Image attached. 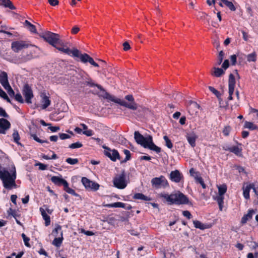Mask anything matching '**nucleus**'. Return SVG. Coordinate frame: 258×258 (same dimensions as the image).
I'll return each instance as SVG.
<instances>
[{"label":"nucleus","mask_w":258,"mask_h":258,"mask_svg":"<svg viewBox=\"0 0 258 258\" xmlns=\"http://www.w3.org/2000/svg\"><path fill=\"white\" fill-rule=\"evenodd\" d=\"M102 91L101 96L110 101L119 104L121 106L125 107L131 110H136L138 109V104L135 101L134 98L132 95H126L124 100L116 98L114 96L111 95L107 92L102 87V89H99Z\"/></svg>","instance_id":"nucleus-1"},{"label":"nucleus","mask_w":258,"mask_h":258,"mask_svg":"<svg viewBox=\"0 0 258 258\" xmlns=\"http://www.w3.org/2000/svg\"><path fill=\"white\" fill-rule=\"evenodd\" d=\"M0 178L2 180L3 185L6 189H11L13 188H16V170L14 166L10 171L3 168V173L0 175Z\"/></svg>","instance_id":"nucleus-2"},{"label":"nucleus","mask_w":258,"mask_h":258,"mask_svg":"<svg viewBox=\"0 0 258 258\" xmlns=\"http://www.w3.org/2000/svg\"><path fill=\"white\" fill-rule=\"evenodd\" d=\"M134 138L136 142L145 148H148L151 150L155 151L158 153L161 152V148L154 144L152 136L148 135L146 137H144L138 131L134 133Z\"/></svg>","instance_id":"nucleus-3"},{"label":"nucleus","mask_w":258,"mask_h":258,"mask_svg":"<svg viewBox=\"0 0 258 258\" xmlns=\"http://www.w3.org/2000/svg\"><path fill=\"white\" fill-rule=\"evenodd\" d=\"M160 196V197L166 200L169 205L173 204L177 205L187 204L189 202L187 197L179 191L170 195L161 194Z\"/></svg>","instance_id":"nucleus-4"},{"label":"nucleus","mask_w":258,"mask_h":258,"mask_svg":"<svg viewBox=\"0 0 258 258\" xmlns=\"http://www.w3.org/2000/svg\"><path fill=\"white\" fill-rule=\"evenodd\" d=\"M39 35L53 46H55V44L62 43L58 34L45 31L39 33Z\"/></svg>","instance_id":"nucleus-5"},{"label":"nucleus","mask_w":258,"mask_h":258,"mask_svg":"<svg viewBox=\"0 0 258 258\" xmlns=\"http://www.w3.org/2000/svg\"><path fill=\"white\" fill-rule=\"evenodd\" d=\"M114 186L118 189H124L127 185L128 181L124 170L120 174H116L113 178Z\"/></svg>","instance_id":"nucleus-6"},{"label":"nucleus","mask_w":258,"mask_h":258,"mask_svg":"<svg viewBox=\"0 0 258 258\" xmlns=\"http://www.w3.org/2000/svg\"><path fill=\"white\" fill-rule=\"evenodd\" d=\"M34 51V50H30L29 51H27L26 54H23L19 56H15L13 59V61L14 63L17 64L26 63L34 58L33 55Z\"/></svg>","instance_id":"nucleus-7"},{"label":"nucleus","mask_w":258,"mask_h":258,"mask_svg":"<svg viewBox=\"0 0 258 258\" xmlns=\"http://www.w3.org/2000/svg\"><path fill=\"white\" fill-rule=\"evenodd\" d=\"M61 44H55V46H54L55 48L58 49L59 51H61L62 52L71 55L73 57H75L76 56H78L79 50L76 48H74L73 49H70L67 46L64 44V43L61 40Z\"/></svg>","instance_id":"nucleus-8"},{"label":"nucleus","mask_w":258,"mask_h":258,"mask_svg":"<svg viewBox=\"0 0 258 258\" xmlns=\"http://www.w3.org/2000/svg\"><path fill=\"white\" fill-rule=\"evenodd\" d=\"M151 183L153 187L155 188L165 187L168 185V183L164 176H160L159 177L153 178L151 180Z\"/></svg>","instance_id":"nucleus-9"},{"label":"nucleus","mask_w":258,"mask_h":258,"mask_svg":"<svg viewBox=\"0 0 258 258\" xmlns=\"http://www.w3.org/2000/svg\"><path fill=\"white\" fill-rule=\"evenodd\" d=\"M22 94L25 98L26 102L28 104L31 103V99L33 98L34 95L31 88L28 84H25L24 86Z\"/></svg>","instance_id":"nucleus-10"},{"label":"nucleus","mask_w":258,"mask_h":258,"mask_svg":"<svg viewBox=\"0 0 258 258\" xmlns=\"http://www.w3.org/2000/svg\"><path fill=\"white\" fill-rule=\"evenodd\" d=\"M75 57H78L80 58L81 62L83 63H86L87 62H89L92 66L95 67H98L99 65L98 63L95 62L93 59L87 53L82 54L80 51L79 50L78 56H76Z\"/></svg>","instance_id":"nucleus-11"},{"label":"nucleus","mask_w":258,"mask_h":258,"mask_svg":"<svg viewBox=\"0 0 258 258\" xmlns=\"http://www.w3.org/2000/svg\"><path fill=\"white\" fill-rule=\"evenodd\" d=\"M30 45L28 42L24 41H17L12 42V49L16 52H18L23 48H28Z\"/></svg>","instance_id":"nucleus-12"},{"label":"nucleus","mask_w":258,"mask_h":258,"mask_svg":"<svg viewBox=\"0 0 258 258\" xmlns=\"http://www.w3.org/2000/svg\"><path fill=\"white\" fill-rule=\"evenodd\" d=\"M187 107L189 114L195 116L197 115L200 106L197 102L190 100L188 102Z\"/></svg>","instance_id":"nucleus-13"},{"label":"nucleus","mask_w":258,"mask_h":258,"mask_svg":"<svg viewBox=\"0 0 258 258\" xmlns=\"http://www.w3.org/2000/svg\"><path fill=\"white\" fill-rule=\"evenodd\" d=\"M103 147L105 149L104 151L105 155L112 161H115L117 159L119 158V154L117 150L114 149L111 150L109 148L106 146H103Z\"/></svg>","instance_id":"nucleus-14"},{"label":"nucleus","mask_w":258,"mask_h":258,"mask_svg":"<svg viewBox=\"0 0 258 258\" xmlns=\"http://www.w3.org/2000/svg\"><path fill=\"white\" fill-rule=\"evenodd\" d=\"M235 85V77L233 74H230L229 76V80H228L229 96H228V99L229 100H231L233 99L232 95L234 92Z\"/></svg>","instance_id":"nucleus-15"},{"label":"nucleus","mask_w":258,"mask_h":258,"mask_svg":"<svg viewBox=\"0 0 258 258\" xmlns=\"http://www.w3.org/2000/svg\"><path fill=\"white\" fill-rule=\"evenodd\" d=\"M183 178L182 174L178 170L171 172L170 179L172 181L178 183Z\"/></svg>","instance_id":"nucleus-16"},{"label":"nucleus","mask_w":258,"mask_h":258,"mask_svg":"<svg viewBox=\"0 0 258 258\" xmlns=\"http://www.w3.org/2000/svg\"><path fill=\"white\" fill-rule=\"evenodd\" d=\"M80 84L82 86H88L90 87H96L98 89H102V86L98 84H96L90 77L86 78L83 79V82H80Z\"/></svg>","instance_id":"nucleus-17"},{"label":"nucleus","mask_w":258,"mask_h":258,"mask_svg":"<svg viewBox=\"0 0 258 258\" xmlns=\"http://www.w3.org/2000/svg\"><path fill=\"white\" fill-rule=\"evenodd\" d=\"M11 126L10 122L5 118H0V134L6 133V131Z\"/></svg>","instance_id":"nucleus-18"},{"label":"nucleus","mask_w":258,"mask_h":258,"mask_svg":"<svg viewBox=\"0 0 258 258\" xmlns=\"http://www.w3.org/2000/svg\"><path fill=\"white\" fill-rule=\"evenodd\" d=\"M40 97L41 98V108L45 109L50 105L51 101L49 99V97L46 96L45 93L41 94Z\"/></svg>","instance_id":"nucleus-19"},{"label":"nucleus","mask_w":258,"mask_h":258,"mask_svg":"<svg viewBox=\"0 0 258 258\" xmlns=\"http://www.w3.org/2000/svg\"><path fill=\"white\" fill-rule=\"evenodd\" d=\"M0 83L4 89L10 85L9 83L8 77L6 72H2L0 73Z\"/></svg>","instance_id":"nucleus-20"},{"label":"nucleus","mask_w":258,"mask_h":258,"mask_svg":"<svg viewBox=\"0 0 258 258\" xmlns=\"http://www.w3.org/2000/svg\"><path fill=\"white\" fill-rule=\"evenodd\" d=\"M51 181L55 184L60 186L63 185V187L67 185L68 182L62 179L61 177L56 176H53L51 178Z\"/></svg>","instance_id":"nucleus-21"},{"label":"nucleus","mask_w":258,"mask_h":258,"mask_svg":"<svg viewBox=\"0 0 258 258\" xmlns=\"http://www.w3.org/2000/svg\"><path fill=\"white\" fill-rule=\"evenodd\" d=\"M252 188L254 192L256 191L254 185L253 184H249L246 186L243 187V195L245 199H249V191L250 189Z\"/></svg>","instance_id":"nucleus-22"},{"label":"nucleus","mask_w":258,"mask_h":258,"mask_svg":"<svg viewBox=\"0 0 258 258\" xmlns=\"http://www.w3.org/2000/svg\"><path fill=\"white\" fill-rule=\"evenodd\" d=\"M186 139L188 142V143L192 147H195L196 146V141L197 139V135L194 133H189L187 134L186 136Z\"/></svg>","instance_id":"nucleus-23"},{"label":"nucleus","mask_w":258,"mask_h":258,"mask_svg":"<svg viewBox=\"0 0 258 258\" xmlns=\"http://www.w3.org/2000/svg\"><path fill=\"white\" fill-rule=\"evenodd\" d=\"M255 213V211L253 209H250L248 211V213L244 215L241 218V223L242 224H245L247 221L250 220L253 214Z\"/></svg>","instance_id":"nucleus-24"},{"label":"nucleus","mask_w":258,"mask_h":258,"mask_svg":"<svg viewBox=\"0 0 258 258\" xmlns=\"http://www.w3.org/2000/svg\"><path fill=\"white\" fill-rule=\"evenodd\" d=\"M105 206L108 208H122L127 210H130L131 208L130 206H128L127 207H125V204L121 202H116L112 204H106Z\"/></svg>","instance_id":"nucleus-25"},{"label":"nucleus","mask_w":258,"mask_h":258,"mask_svg":"<svg viewBox=\"0 0 258 258\" xmlns=\"http://www.w3.org/2000/svg\"><path fill=\"white\" fill-rule=\"evenodd\" d=\"M213 70L211 75L214 77H220L225 74V71L222 69L214 67Z\"/></svg>","instance_id":"nucleus-26"},{"label":"nucleus","mask_w":258,"mask_h":258,"mask_svg":"<svg viewBox=\"0 0 258 258\" xmlns=\"http://www.w3.org/2000/svg\"><path fill=\"white\" fill-rule=\"evenodd\" d=\"M0 5L6 8H9L11 10H15L16 7L13 5L10 0H1Z\"/></svg>","instance_id":"nucleus-27"},{"label":"nucleus","mask_w":258,"mask_h":258,"mask_svg":"<svg viewBox=\"0 0 258 258\" xmlns=\"http://www.w3.org/2000/svg\"><path fill=\"white\" fill-rule=\"evenodd\" d=\"M40 211L43 219L45 220V225L48 226L50 224V217L46 213L45 211L43 208H40Z\"/></svg>","instance_id":"nucleus-28"},{"label":"nucleus","mask_w":258,"mask_h":258,"mask_svg":"<svg viewBox=\"0 0 258 258\" xmlns=\"http://www.w3.org/2000/svg\"><path fill=\"white\" fill-rule=\"evenodd\" d=\"M24 25L31 32L37 33L36 27L30 23L28 20H25Z\"/></svg>","instance_id":"nucleus-29"},{"label":"nucleus","mask_w":258,"mask_h":258,"mask_svg":"<svg viewBox=\"0 0 258 258\" xmlns=\"http://www.w3.org/2000/svg\"><path fill=\"white\" fill-rule=\"evenodd\" d=\"M133 198L135 199L141 200L145 201H149L152 200L150 198L146 196L142 193L135 194L134 195Z\"/></svg>","instance_id":"nucleus-30"},{"label":"nucleus","mask_w":258,"mask_h":258,"mask_svg":"<svg viewBox=\"0 0 258 258\" xmlns=\"http://www.w3.org/2000/svg\"><path fill=\"white\" fill-rule=\"evenodd\" d=\"M60 237H55L52 241V244L56 247H59L62 242V232H61Z\"/></svg>","instance_id":"nucleus-31"},{"label":"nucleus","mask_w":258,"mask_h":258,"mask_svg":"<svg viewBox=\"0 0 258 258\" xmlns=\"http://www.w3.org/2000/svg\"><path fill=\"white\" fill-rule=\"evenodd\" d=\"M193 223H194V226L196 228H199L201 230H204L207 228V227L206 226V225L205 224L202 223V222H201L199 221L195 220L193 221Z\"/></svg>","instance_id":"nucleus-32"},{"label":"nucleus","mask_w":258,"mask_h":258,"mask_svg":"<svg viewBox=\"0 0 258 258\" xmlns=\"http://www.w3.org/2000/svg\"><path fill=\"white\" fill-rule=\"evenodd\" d=\"M230 152L233 153L237 156H240L241 155V149L237 146L231 147Z\"/></svg>","instance_id":"nucleus-33"},{"label":"nucleus","mask_w":258,"mask_h":258,"mask_svg":"<svg viewBox=\"0 0 258 258\" xmlns=\"http://www.w3.org/2000/svg\"><path fill=\"white\" fill-rule=\"evenodd\" d=\"M64 190L68 194L74 195L76 197L79 196V195L78 194H77L74 189H73L69 187L68 183H67V185H66L64 186Z\"/></svg>","instance_id":"nucleus-34"},{"label":"nucleus","mask_w":258,"mask_h":258,"mask_svg":"<svg viewBox=\"0 0 258 258\" xmlns=\"http://www.w3.org/2000/svg\"><path fill=\"white\" fill-rule=\"evenodd\" d=\"M256 56L257 55L255 52H253L246 56L247 60L248 62H254L256 60Z\"/></svg>","instance_id":"nucleus-35"},{"label":"nucleus","mask_w":258,"mask_h":258,"mask_svg":"<svg viewBox=\"0 0 258 258\" xmlns=\"http://www.w3.org/2000/svg\"><path fill=\"white\" fill-rule=\"evenodd\" d=\"M244 127L251 130H256L257 127L253 123L249 121H245L244 124Z\"/></svg>","instance_id":"nucleus-36"},{"label":"nucleus","mask_w":258,"mask_h":258,"mask_svg":"<svg viewBox=\"0 0 258 258\" xmlns=\"http://www.w3.org/2000/svg\"><path fill=\"white\" fill-rule=\"evenodd\" d=\"M218 188L219 195L223 196L224 194L226 192L227 186L225 184H222L221 185L218 186Z\"/></svg>","instance_id":"nucleus-37"},{"label":"nucleus","mask_w":258,"mask_h":258,"mask_svg":"<svg viewBox=\"0 0 258 258\" xmlns=\"http://www.w3.org/2000/svg\"><path fill=\"white\" fill-rule=\"evenodd\" d=\"M82 182L86 188H89V187L91 186L92 181L84 177L82 178Z\"/></svg>","instance_id":"nucleus-38"},{"label":"nucleus","mask_w":258,"mask_h":258,"mask_svg":"<svg viewBox=\"0 0 258 258\" xmlns=\"http://www.w3.org/2000/svg\"><path fill=\"white\" fill-rule=\"evenodd\" d=\"M13 138L14 139V141L17 143L18 145H21V143L19 142V140L20 139L19 135L17 131H14L13 133Z\"/></svg>","instance_id":"nucleus-39"},{"label":"nucleus","mask_w":258,"mask_h":258,"mask_svg":"<svg viewBox=\"0 0 258 258\" xmlns=\"http://www.w3.org/2000/svg\"><path fill=\"white\" fill-rule=\"evenodd\" d=\"M223 200H224L223 196L219 195L216 198V201L219 206V208H220V210H222V204H223Z\"/></svg>","instance_id":"nucleus-40"},{"label":"nucleus","mask_w":258,"mask_h":258,"mask_svg":"<svg viewBox=\"0 0 258 258\" xmlns=\"http://www.w3.org/2000/svg\"><path fill=\"white\" fill-rule=\"evenodd\" d=\"M195 180L196 182L200 183L203 188H206V185L201 176H195Z\"/></svg>","instance_id":"nucleus-41"},{"label":"nucleus","mask_w":258,"mask_h":258,"mask_svg":"<svg viewBox=\"0 0 258 258\" xmlns=\"http://www.w3.org/2000/svg\"><path fill=\"white\" fill-rule=\"evenodd\" d=\"M231 11H234L236 9L232 2H229L227 0L224 1L223 3Z\"/></svg>","instance_id":"nucleus-42"},{"label":"nucleus","mask_w":258,"mask_h":258,"mask_svg":"<svg viewBox=\"0 0 258 258\" xmlns=\"http://www.w3.org/2000/svg\"><path fill=\"white\" fill-rule=\"evenodd\" d=\"M163 139L165 141L166 146L169 149H171L173 147V144L171 142V140L168 138L167 136H165L163 137Z\"/></svg>","instance_id":"nucleus-43"},{"label":"nucleus","mask_w":258,"mask_h":258,"mask_svg":"<svg viewBox=\"0 0 258 258\" xmlns=\"http://www.w3.org/2000/svg\"><path fill=\"white\" fill-rule=\"evenodd\" d=\"M31 137L36 142L40 143H48V142L47 140H43L40 139L36 134H31Z\"/></svg>","instance_id":"nucleus-44"},{"label":"nucleus","mask_w":258,"mask_h":258,"mask_svg":"<svg viewBox=\"0 0 258 258\" xmlns=\"http://www.w3.org/2000/svg\"><path fill=\"white\" fill-rule=\"evenodd\" d=\"M66 162L71 165H75L79 162V160L77 158H68L66 159Z\"/></svg>","instance_id":"nucleus-45"},{"label":"nucleus","mask_w":258,"mask_h":258,"mask_svg":"<svg viewBox=\"0 0 258 258\" xmlns=\"http://www.w3.org/2000/svg\"><path fill=\"white\" fill-rule=\"evenodd\" d=\"M209 89L211 92L214 94L218 98H220L221 96V94L218 90H217L216 89H215L214 87L212 86H209Z\"/></svg>","instance_id":"nucleus-46"},{"label":"nucleus","mask_w":258,"mask_h":258,"mask_svg":"<svg viewBox=\"0 0 258 258\" xmlns=\"http://www.w3.org/2000/svg\"><path fill=\"white\" fill-rule=\"evenodd\" d=\"M22 237L23 239V241L24 242L25 245L28 247H30V245L29 243V241L30 240V238L26 236V235L24 233L22 234Z\"/></svg>","instance_id":"nucleus-47"},{"label":"nucleus","mask_w":258,"mask_h":258,"mask_svg":"<svg viewBox=\"0 0 258 258\" xmlns=\"http://www.w3.org/2000/svg\"><path fill=\"white\" fill-rule=\"evenodd\" d=\"M83 146L81 143L78 142L75 143H73L69 145V148L71 149L79 148Z\"/></svg>","instance_id":"nucleus-48"},{"label":"nucleus","mask_w":258,"mask_h":258,"mask_svg":"<svg viewBox=\"0 0 258 258\" xmlns=\"http://www.w3.org/2000/svg\"><path fill=\"white\" fill-rule=\"evenodd\" d=\"M15 99L18 102L23 103L24 102V100L23 99V97L20 93H17L15 95Z\"/></svg>","instance_id":"nucleus-49"},{"label":"nucleus","mask_w":258,"mask_h":258,"mask_svg":"<svg viewBox=\"0 0 258 258\" xmlns=\"http://www.w3.org/2000/svg\"><path fill=\"white\" fill-rule=\"evenodd\" d=\"M124 154L125 155V158L122 162H126L131 159V153L130 151L127 150H124Z\"/></svg>","instance_id":"nucleus-50"},{"label":"nucleus","mask_w":258,"mask_h":258,"mask_svg":"<svg viewBox=\"0 0 258 258\" xmlns=\"http://www.w3.org/2000/svg\"><path fill=\"white\" fill-rule=\"evenodd\" d=\"M99 185L97 183L92 181L91 186L89 187V188L94 190H97L99 189Z\"/></svg>","instance_id":"nucleus-51"},{"label":"nucleus","mask_w":258,"mask_h":258,"mask_svg":"<svg viewBox=\"0 0 258 258\" xmlns=\"http://www.w3.org/2000/svg\"><path fill=\"white\" fill-rule=\"evenodd\" d=\"M5 89L7 91L8 93L10 96H15V92L10 85L5 88Z\"/></svg>","instance_id":"nucleus-52"},{"label":"nucleus","mask_w":258,"mask_h":258,"mask_svg":"<svg viewBox=\"0 0 258 258\" xmlns=\"http://www.w3.org/2000/svg\"><path fill=\"white\" fill-rule=\"evenodd\" d=\"M60 232L61 233V227L60 225H57L55 227V228L53 230V234L55 236H57L58 233Z\"/></svg>","instance_id":"nucleus-53"},{"label":"nucleus","mask_w":258,"mask_h":258,"mask_svg":"<svg viewBox=\"0 0 258 258\" xmlns=\"http://www.w3.org/2000/svg\"><path fill=\"white\" fill-rule=\"evenodd\" d=\"M0 116L8 118L9 115L6 113L5 110L2 107H0Z\"/></svg>","instance_id":"nucleus-54"},{"label":"nucleus","mask_w":258,"mask_h":258,"mask_svg":"<svg viewBox=\"0 0 258 258\" xmlns=\"http://www.w3.org/2000/svg\"><path fill=\"white\" fill-rule=\"evenodd\" d=\"M59 136L61 140H65L67 139H69L71 137L70 135L64 134V133H59Z\"/></svg>","instance_id":"nucleus-55"},{"label":"nucleus","mask_w":258,"mask_h":258,"mask_svg":"<svg viewBox=\"0 0 258 258\" xmlns=\"http://www.w3.org/2000/svg\"><path fill=\"white\" fill-rule=\"evenodd\" d=\"M229 66V60L228 59H225L222 65V68L224 70H226Z\"/></svg>","instance_id":"nucleus-56"},{"label":"nucleus","mask_w":258,"mask_h":258,"mask_svg":"<svg viewBox=\"0 0 258 258\" xmlns=\"http://www.w3.org/2000/svg\"><path fill=\"white\" fill-rule=\"evenodd\" d=\"M83 134L88 137H90L93 135V131L91 130L87 129L83 132Z\"/></svg>","instance_id":"nucleus-57"},{"label":"nucleus","mask_w":258,"mask_h":258,"mask_svg":"<svg viewBox=\"0 0 258 258\" xmlns=\"http://www.w3.org/2000/svg\"><path fill=\"white\" fill-rule=\"evenodd\" d=\"M237 56L235 54L232 55L230 56V60L232 65H235L236 63Z\"/></svg>","instance_id":"nucleus-58"},{"label":"nucleus","mask_w":258,"mask_h":258,"mask_svg":"<svg viewBox=\"0 0 258 258\" xmlns=\"http://www.w3.org/2000/svg\"><path fill=\"white\" fill-rule=\"evenodd\" d=\"M182 214L184 217H186L188 219H190L191 217V215L190 213L188 211H183Z\"/></svg>","instance_id":"nucleus-59"},{"label":"nucleus","mask_w":258,"mask_h":258,"mask_svg":"<svg viewBox=\"0 0 258 258\" xmlns=\"http://www.w3.org/2000/svg\"><path fill=\"white\" fill-rule=\"evenodd\" d=\"M230 128L229 126H226L225 127L223 131V134L225 135V136H228L229 135V132H230Z\"/></svg>","instance_id":"nucleus-60"},{"label":"nucleus","mask_w":258,"mask_h":258,"mask_svg":"<svg viewBox=\"0 0 258 258\" xmlns=\"http://www.w3.org/2000/svg\"><path fill=\"white\" fill-rule=\"evenodd\" d=\"M49 4L52 6H55L58 4V0H48Z\"/></svg>","instance_id":"nucleus-61"},{"label":"nucleus","mask_w":258,"mask_h":258,"mask_svg":"<svg viewBox=\"0 0 258 258\" xmlns=\"http://www.w3.org/2000/svg\"><path fill=\"white\" fill-rule=\"evenodd\" d=\"M123 50L124 51H127L131 48L130 45L127 42H125L123 43Z\"/></svg>","instance_id":"nucleus-62"},{"label":"nucleus","mask_w":258,"mask_h":258,"mask_svg":"<svg viewBox=\"0 0 258 258\" xmlns=\"http://www.w3.org/2000/svg\"><path fill=\"white\" fill-rule=\"evenodd\" d=\"M48 129L52 132H56L60 130L59 126H49Z\"/></svg>","instance_id":"nucleus-63"},{"label":"nucleus","mask_w":258,"mask_h":258,"mask_svg":"<svg viewBox=\"0 0 258 258\" xmlns=\"http://www.w3.org/2000/svg\"><path fill=\"white\" fill-rule=\"evenodd\" d=\"M80 30V28L77 26H74L71 31V32L73 34H77Z\"/></svg>","instance_id":"nucleus-64"}]
</instances>
